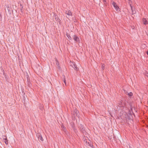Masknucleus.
<instances>
[{
    "instance_id": "f257e3e1",
    "label": "nucleus",
    "mask_w": 148,
    "mask_h": 148,
    "mask_svg": "<svg viewBox=\"0 0 148 148\" xmlns=\"http://www.w3.org/2000/svg\"><path fill=\"white\" fill-rule=\"evenodd\" d=\"M79 128L81 132L84 134L85 135H87L88 134L86 132L85 130L84 126L82 124H80L79 126Z\"/></svg>"
},
{
    "instance_id": "f03ea898",
    "label": "nucleus",
    "mask_w": 148,
    "mask_h": 148,
    "mask_svg": "<svg viewBox=\"0 0 148 148\" xmlns=\"http://www.w3.org/2000/svg\"><path fill=\"white\" fill-rule=\"evenodd\" d=\"M72 114H73L72 116L73 117H78L79 116V111L76 109H75L74 110V111L72 113Z\"/></svg>"
},
{
    "instance_id": "7ed1b4c3",
    "label": "nucleus",
    "mask_w": 148,
    "mask_h": 148,
    "mask_svg": "<svg viewBox=\"0 0 148 148\" xmlns=\"http://www.w3.org/2000/svg\"><path fill=\"white\" fill-rule=\"evenodd\" d=\"M112 4L115 9L117 11H120V9L119 8V7L116 4V3L114 2H113Z\"/></svg>"
},
{
    "instance_id": "20e7f679",
    "label": "nucleus",
    "mask_w": 148,
    "mask_h": 148,
    "mask_svg": "<svg viewBox=\"0 0 148 148\" xmlns=\"http://www.w3.org/2000/svg\"><path fill=\"white\" fill-rule=\"evenodd\" d=\"M73 40L75 41L76 42L79 43L80 40L79 38L76 35H74L73 36Z\"/></svg>"
},
{
    "instance_id": "39448f33",
    "label": "nucleus",
    "mask_w": 148,
    "mask_h": 148,
    "mask_svg": "<svg viewBox=\"0 0 148 148\" xmlns=\"http://www.w3.org/2000/svg\"><path fill=\"white\" fill-rule=\"evenodd\" d=\"M127 119L129 120H132L133 117L132 113L130 111H129V112L127 114Z\"/></svg>"
},
{
    "instance_id": "423d86ee",
    "label": "nucleus",
    "mask_w": 148,
    "mask_h": 148,
    "mask_svg": "<svg viewBox=\"0 0 148 148\" xmlns=\"http://www.w3.org/2000/svg\"><path fill=\"white\" fill-rule=\"evenodd\" d=\"M73 68L75 70L77 71L79 69V68L77 66L76 64H75L72 63V64L71 65Z\"/></svg>"
},
{
    "instance_id": "0eeeda50",
    "label": "nucleus",
    "mask_w": 148,
    "mask_h": 148,
    "mask_svg": "<svg viewBox=\"0 0 148 148\" xmlns=\"http://www.w3.org/2000/svg\"><path fill=\"white\" fill-rule=\"evenodd\" d=\"M3 140L4 142L6 145H8V142L6 137L5 136H3Z\"/></svg>"
},
{
    "instance_id": "6e6552de",
    "label": "nucleus",
    "mask_w": 148,
    "mask_h": 148,
    "mask_svg": "<svg viewBox=\"0 0 148 148\" xmlns=\"http://www.w3.org/2000/svg\"><path fill=\"white\" fill-rule=\"evenodd\" d=\"M37 136H38V139L39 140H41L42 141L43 140V139L41 135L40 134L38 133Z\"/></svg>"
},
{
    "instance_id": "1a4fd4ad",
    "label": "nucleus",
    "mask_w": 148,
    "mask_h": 148,
    "mask_svg": "<svg viewBox=\"0 0 148 148\" xmlns=\"http://www.w3.org/2000/svg\"><path fill=\"white\" fill-rule=\"evenodd\" d=\"M65 13L69 16H72V13L70 10H68L65 11Z\"/></svg>"
},
{
    "instance_id": "9d476101",
    "label": "nucleus",
    "mask_w": 148,
    "mask_h": 148,
    "mask_svg": "<svg viewBox=\"0 0 148 148\" xmlns=\"http://www.w3.org/2000/svg\"><path fill=\"white\" fill-rule=\"evenodd\" d=\"M143 24L145 25H146L148 24V21L145 18H143Z\"/></svg>"
},
{
    "instance_id": "9b49d317",
    "label": "nucleus",
    "mask_w": 148,
    "mask_h": 148,
    "mask_svg": "<svg viewBox=\"0 0 148 148\" xmlns=\"http://www.w3.org/2000/svg\"><path fill=\"white\" fill-rule=\"evenodd\" d=\"M55 19L56 21L58 22H59L60 23V19L59 18H58V16L57 15H56L55 16Z\"/></svg>"
},
{
    "instance_id": "f8f14e48",
    "label": "nucleus",
    "mask_w": 148,
    "mask_h": 148,
    "mask_svg": "<svg viewBox=\"0 0 148 148\" xmlns=\"http://www.w3.org/2000/svg\"><path fill=\"white\" fill-rule=\"evenodd\" d=\"M23 99L24 101V103L25 102V100L26 99V98H25V93L23 92Z\"/></svg>"
},
{
    "instance_id": "ddd939ff",
    "label": "nucleus",
    "mask_w": 148,
    "mask_h": 148,
    "mask_svg": "<svg viewBox=\"0 0 148 148\" xmlns=\"http://www.w3.org/2000/svg\"><path fill=\"white\" fill-rule=\"evenodd\" d=\"M133 95V93L132 92H128L127 94V95H128L130 97H131Z\"/></svg>"
},
{
    "instance_id": "4468645a",
    "label": "nucleus",
    "mask_w": 148,
    "mask_h": 148,
    "mask_svg": "<svg viewBox=\"0 0 148 148\" xmlns=\"http://www.w3.org/2000/svg\"><path fill=\"white\" fill-rule=\"evenodd\" d=\"M88 145V146H89L90 147H91L93 148V146L92 144H91L90 143V142H88L87 143Z\"/></svg>"
},
{
    "instance_id": "2eb2a0df",
    "label": "nucleus",
    "mask_w": 148,
    "mask_h": 148,
    "mask_svg": "<svg viewBox=\"0 0 148 148\" xmlns=\"http://www.w3.org/2000/svg\"><path fill=\"white\" fill-rule=\"evenodd\" d=\"M66 35L69 39L71 40H72V38H71V36L68 34L67 33L66 34Z\"/></svg>"
},
{
    "instance_id": "dca6fc26",
    "label": "nucleus",
    "mask_w": 148,
    "mask_h": 148,
    "mask_svg": "<svg viewBox=\"0 0 148 148\" xmlns=\"http://www.w3.org/2000/svg\"><path fill=\"white\" fill-rule=\"evenodd\" d=\"M27 84L28 86L29 87L31 88L32 86V84H31L30 82H27Z\"/></svg>"
},
{
    "instance_id": "f3484780",
    "label": "nucleus",
    "mask_w": 148,
    "mask_h": 148,
    "mask_svg": "<svg viewBox=\"0 0 148 148\" xmlns=\"http://www.w3.org/2000/svg\"><path fill=\"white\" fill-rule=\"evenodd\" d=\"M4 77H5V79H6L7 81L8 79V78H9L8 76V75H5Z\"/></svg>"
},
{
    "instance_id": "a211bd4d",
    "label": "nucleus",
    "mask_w": 148,
    "mask_h": 148,
    "mask_svg": "<svg viewBox=\"0 0 148 148\" xmlns=\"http://www.w3.org/2000/svg\"><path fill=\"white\" fill-rule=\"evenodd\" d=\"M101 68L102 70H104L105 68V65L104 64H103L101 65Z\"/></svg>"
},
{
    "instance_id": "6ab92c4d",
    "label": "nucleus",
    "mask_w": 148,
    "mask_h": 148,
    "mask_svg": "<svg viewBox=\"0 0 148 148\" xmlns=\"http://www.w3.org/2000/svg\"><path fill=\"white\" fill-rule=\"evenodd\" d=\"M23 6H22L20 8V10H21V12L23 13Z\"/></svg>"
},
{
    "instance_id": "aec40b11",
    "label": "nucleus",
    "mask_w": 148,
    "mask_h": 148,
    "mask_svg": "<svg viewBox=\"0 0 148 148\" xmlns=\"http://www.w3.org/2000/svg\"><path fill=\"white\" fill-rule=\"evenodd\" d=\"M63 81L64 82V83L65 85L66 86V80L65 78H64Z\"/></svg>"
},
{
    "instance_id": "412c9836",
    "label": "nucleus",
    "mask_w": 148,
    "mask_h": 148,
    "mask_svg": "<svg viewBox=\"0 0 148 148\" xmlns=\"http://www.w3.org/2000/svg\"><path fill=\"white\" fill-rule=\"evenodd\" d=\"M130 7H131V10H132V14H134L135 13H134V12H133L132 7V6L131 5H130Z\"/></svg>"
},
{
    "instance_id": "4be33fe9",
    "label": "nucleus",
    "mask_w": 148,
    "mask_h": 148,
    "mask_svg": "<svg viewBox=\"0 0 148 148\" xmlns=\"http://www.w3.org/2000/svg\"><path fill=\"white\" fill-rule=\"evenodd\" d=\"M124 92L126 94V95H127V93H128L127 91V90H124Z\"/></svg>"
},
{
    "instance_id": "5701e85b",
    "label": "nucleus",
    "mask_w": 148,
    "mask_h": 148,
    "mask_svg": "<svg viewBox=\"0 0 148 148\" xmlns=\"http://www.w3.org/2000/svg\"><path fill=\"white\" fill-rule=\"evenodd\" d=\"M2 71L3 72V74L5 76V75H6L3 69V70H2Z\"/></svg>"
},
{
    "instance_id": "b1692460",
    "label": "nucleus",
    "mask_w": 148,
    "mask_h": 148,
    "mask_svg": "<svg viewBox=\"0 0 148 148\" xmlns=\"http://www.w3.org/2000/svg\"><path fill=\"white\" fill-rule=\"evenodd\" d=\"M87 139H84V141L85 142H86V143H88V142H87Z\"/></svg>"
},
{
    "instance_id": "393cba45",
    "label": "nucleus",
    "mask_w": 148,
    "mask_h": 148,
    "mask_svg": "<svg viewBox=\"0 0 148 148\" xmlns=\"http://www.w3.org/2000/svg\"><path fill=\"white\" fill-rule=\"evenodd\" d=\"M27 82H30V79L29 78H28V79H27Z\"/></svg>"
},
{
    "instance_id": "a878e982",
    "label": "nucleus",
    "mask_w": 148,
    "mask_h": 148,
    "mask_svg": "<svg viewBox=\"0 0 148 148\" xmlns=\"http://www.w3.org/2000/svg\"><path fill=\"white\" fill-rule=\"evenodd\" d=\"M26 78H27V79H28V78H29V77L27 74V75H26Z\"/></svg>"
},
{
    "instance_id": "bb28decb",
    "label": "nucleus",
    "mask_w": 148,
    "mask_h": 148,
    "mask_svg": "<svg viewBox=\"0 0 148 148\" xmlns=\"http://www.w3.org/2000/svg\"><path fill=\"white\" fill-rule=\"evenodd\" d=\"M40 109H41L42 110V109H43V107H42V106H40Z\"/></svg>"
},
{
    "instance_id": "cd10ccee",
    "label": "nucleus",
    "mask_w": 148,
    "mask_h": 148,
    "mask_svg": "<svg viewBox=\"0 0 148 148\" xmlns=\"http://www.w3.org/2000/svg\"><path fill=\"white\" fill-rule=\"evenodd\" d=\"M103 1L104 2H106V0H103Z\"/></svg>"
},
{
    "instance_id": "c85d7f7f",
    "label": "nucleus",
    "mask_w": 148,
    "mask_h": 148,
    "mask_svg": "<svg viewBox=\"0 0 148 148\" xmlns=\"http://www.w3.org/2000/svg\"><path fill=\"white\" fill-rule=\"evenodd\" d=\"M20 6H21V7L22 6H23L22 5L21 3H20Z\"/></svg>"
},
{
    "instance_id": "c756f323",
    "label": "nucleus",
    "mask_w": 148,
    "mask_h": 148,
    "mask_svg": "<svg viewBox=\"0 0 148 148\" xmlns=\"http://www.w3.org/2000/svg\"><path fill=\"white\" fill-rule=\"evenodd\" d=\"M146 53L147 54V55H148V51H147L146 52Z\"/></svg>"
},
{
    "instance_id": "7c9ffc66",
    "label": "nucleus",
    "mask_w": 148,
    "mask_h": 148,
    "mask_svg": "<svg viewBox=\"0 0 148 148\" xmlns=\"http://www.w3.org/2000/svg\"><path fill=\"white\" fill-rule=\"evenodd\" d=\"M146 76L147 77L148 76V73H147V75H146Z\"/></svg>"
},
{
    "instance_id": "2f4dec72",
    "label": "nucleus",
    "mask_w": 148,
    "mask_h": 148,
    "mask_svg": "<svg viewBox=\"0 0 148 148\" xmlns=\"http://www.w3.org/2000/svg\"><path fill=\"white\" fill-rule=\"evenodd\" d=\"M64 131V132H65L66 131V130L65 129Z\"/></svg>"
},
{
    "instance_id": "473e14b6",
    "label": "nucleus",
    "mask_w": 148,
    "mask_h": 148,
    "mask_svg": "<svg viewBox=\"0 0 148 148\" xmlns=\"http://www.w3.org/2000/svg\"><path fill=\"white\" fill-rule=\"evenodd\" d=\"M12 12H13V10H12Z\"/></svg>"
}]
</instances>
